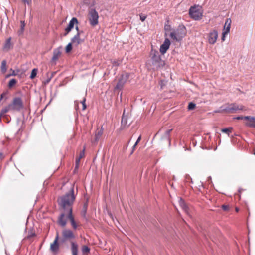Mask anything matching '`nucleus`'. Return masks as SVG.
<instances>
[{"label": "nucleus", "mask_w": 255, "mask_h": 255, "mask_svg": "<svg viewBox=\"0 0 255 255\" xmlns=\"http://www.w3.org/2000/svg\"><path fill=\"white\" fill-rule=\"evenodd\" d=\"M75 199V196L74 194V188L72 187L69 193L65 195L61 196L58 199V203L61 208L65 212L69 213L72 212V205Z\"/></svg>", "instance_id": "nucleus-1"}, {"label": "nucleus", "mask_w": 255, "mask_h": 255, "mask_svg": "<svg viewBox=\"0 0 255 255\" xmlns=\"http://www.w3.org/2000/svg\"><path fill=\"white\" fill-rule=\"evenodd\" d=\"M186 34V29L185 27L183 25H179L178 28L171 32L170 34V37L173 40L180 41Z\"/></svg>", "instance_id": "nucleus-2"}, {"label": "nucleus", "mask_w": 255, "mask_h": 255, "mask_svg": "<svg viewBox=\"0 0 255 255\" xmlns=\"http://www.w3.org/2000/svg\"><path fill=\"white\" fill-rule=\"evenodd\" d=\"M244 106L236 103L227 104L221 107V111L226 113H234L239 110H242Z\"/></svg>", "instance_id": "nucleus-3"}, {"label": "nucleus", "mask_w": 255, "mask_h": 255, "mask_svg": "<svg viewBox=\"0 0 255 255\" xmlns=\"http://www.w3.org/2000/svg\"><path fill=\"white\" fill-rule=\"evenodd\" d=\"M151 56L152 64L155 66L157 69L162 67L165 65L164 61L161 59L157 51H152Z\"/></svg>", "instance_id": "nucleus-4"}, {"label": "nucleus", "mask_w": 255, "mask_h": 255, "mask_svg": "<svg viewBox=\"0 0 255 255\" xmlns=\"http://www.w3.org/2000/svg\"><path fill=\"white\" fill-rule=\"evenodd\" d=\"M189 14L192 19L196 20L201 19L203 16V13L201 9L196 6L190 7Z\"/></svg>", "instance_id": "nucleus-5"}, {"label": "nucleus", "mask_w": 255, "mask_h": 255, "mask_svg": "<svg viewBox=\"0 0 255 255\" xmlns=\"http://www.w3.org/2000/svg\"><path fill=\"white\" fill-rule=\"evenodd\" d=\"M76 238L73 232L69 229H64L62 231L61 242L64 243L67 241H72Z\"/></svg>", "instance_id": "nucleus-6"}, {"label": "nucleus", "mask_w": 255, "mask_h": 255, "mask_svg": "<svg viewBox=\"0 0 255 255\" xmlns=\"http://www.w3.org/2000/svg\"><path fill=\"white\" fill-rule=\"evenodd\" d=\"M10 105L12 111H19L23 108V102L20 97L14 98Z\"/></svg>", "instance_id": "nucleus-7"}, {"label": "nucleus", "mask_w": 255, "mask_h": 255, "mask_svg": "<svg viewBox=\"0 0 255 255\" xmlns=\"http://www.w3.org/2000/svg\"><path fill=\"white\" fill-rule=\"evenodd\" d=\"M99 15L98 12L94 9H92L89 11V20L90 24L94 26L98 23Z\"/></svg>", "instance_id": "nucleus-8"}, {"label": "nucleus", "mask_w": 255, "mask_h": 255, "mask_svg": "<svg viewBox=\"0 0 255 255\" xmlns=\"http://www.w3.org/2000/svg\"><path fill=\"white\" fill-rule=\"evenodd\" d=\"M218 36V32L216 30L211 31L208 35V41L210 44H214L216 43Z\"/></svg>", "instance_id": "nucleus-9"}, {"label": "nucleus", "mask_w": 255, "mask_h": 255, "mask_svg": "<svg viewBox=\"0 0 255 255\" xmlns=\"http://www.w3.org/2000/svg\"><path fill=\"white\" fill-rule=\"evenodd\" d=\"M83 33L84 32L82 30L78 31V32L77 33V34L71 39L72 44L75 46H78L79 44L84 41L83 39L80 38V35Z\"/></svg>", "instance_id": "nucleus-10"}, {"label": "nucleus", "mask_w": 255, "mask_h": 255, "mask_svg": "<svg viewBox=\"0 0 255 255\" xmlns=\"http://www.w3.org/2000/svg\"><path fill=\"white\" fill-rule=\"evenodd\" d=\"M61 53L62 52L61 47H58L55 49L53 50V56L51 59V62L55 63L56 61H57L59 57L61 56Z\"/></svg>", "instance_id": "nucleus-11"}, {"label": "nucleus", "mask_w": 255, "mask_h": 255, "mask_svg": "<svg viewBox=\"0 0 255 255\" xmlns=\"http://www.w3.org/2000/svg\"><path fill=\"white\" fill-rule=\"evenodd\" d=\"M170 45V41L168 38H166L163 43L160 46V52L161 54H164L169 49Z\"/></svg>", "instance_id": "nucleus-12"}, {"label": "nucleus", "mask_w": 255, "mask_h": 255, "mask_svg": "<svg viewBox=\"0 0 255 255\" xmlns=\"http://www.w3.org/2000/svg\"><path fill=\"white\" fill-rule=\"evenodd\" d=\"M59 239V234L57 232L53 243L50 245V250L53 252H57L59 250V244L58 243Z\"/></svg>", "instance_id": "nucleus-13"}, {"label": "nucleus", "mask_w": 255, "mask_h": 255, "mask_svg": "<svg viewBox=\"0 0 255 255\" xmlns=\"http://www.w3.org/2000/svg\"><path fill=\"white\" fill-rule=\"evenodd\" d=\"M128 80L127 74H122L118 80V82L115 87L116 89H121Z\"/></svg>", "instance_id": "nucleus-14"}, {"label": "nucleus", "mask_w": 255, "mask_h": 255, "mask_svg": "<svg viewBox=\"0 0 255 255\" xmlns=\"http://www.w3.org/2000/svg\"><path fill=\"white\" fill-rule=\"evenodd\" d=\"M67 212L61 213L58 219V224L61 227H65L67 224V216L66 217L65 214Z\"/></svg>", "instance_id": "nucleus-15"}, {"label": "nucleus", "mask_w": 255, "mask_h": 255, "mask_svg": "<svg viewBox=\"0 0 255 255\" xmlns=\"http://www.w3.org/2000/svg\"><path fill=\"white\" fill-rule=\"evenodd\" d=\"M78 20L75 17H73L70 21L68 26L65 28L66 33L64 35H66L73 28L75 24H78Z\"/></svg>", "instance_id": "nucleus-16"}, {"label": "nucleus", "mask_w": 255, "mask_h": 255, "mask_svg": "<svg viewBox=\"0 0 255 255\" xmlns=\"http://www.w3.org/2000/svg\"><path fill=\"white\" fill-rule=\"evenodd\" d=\"M232 21L230 18H227L226 20L224 29L223 31L225 32V33H229L230 32V29L231 28V25Z\"/></svg>", "instance_id": "nucleus-17"}, {"label": "nucleus", "mask_w": 255, "mask_h": 255, "mask_svg": "<svg viewBox=\"0 0 255 255\" xmlns=\"http://www.w3.org/2000/svg\"><path fill=\"white\" fill-rule=\"evenodd\" d=\"M245 125L249 127L255 128V117L249 116L248 121L245 123Z\"/></svg>", "instance_id": "nucleus-18"}, {"label": "nucleus", "mask_w": 255, "mask_h": 255, "mask_svg": "<svg viewBox=\"0 0 255 255\" xmlns=\"http://www.w3.org/2000/svg\"><path fill=\"white\" fill-rule=\"evenodd\" d=\"M67 217L70 220L71 225L74 229H76L77 227V224L74 220V217L72 215V212L67 214Z\"/></svg>", "instance_id": "nucleus-19"}, {"label": "nucleus", "mask_w": 255, "mask_h": 255, "mask_svg": "<svg viewBox=\"0 0 255 255\" xmlns=\"http://www.w3.org/2000/svg\"><path fill=\"white\" fill-rule=\"evenodd\" d=\"M72 255H78V245L74 242H71Z\"/></svg>", "instance_id": "nucleus-20"}, {"label": "nucleus", "mask_w": 255, "mask_h": 255, "mask_svg": "<svg viewBox=\"0 0 255 255\" xmlns=\"http://www.w3.org/2000/svg\"><path fill=\"white\" fill-rule=\"evenodd\" d=\"M172 130V129L167 130L165 132L163 137V139H164L167 141V142L169 143V144H170V142H171L170 135V133Z\"/></svg>", "instance_id": "nucleus-21"}, {"label": "nucleus", "mask_w": 255, "mask_h": 255, "mask_svg": "<svg viewBox=\"0 0 255 255\" xmlns=\"http://www.w3.org/2000/svg\"><path fill=\"white\" fill-rule=\"evenodd\" d=\"M11 47L12 45L11 43V38L10 37L6 40L3 46V49L4 50L8 51L11 48Z\"/></svg>", "instance_id": "nucleus-22"}, {"label": "nucleus", "mask_w": 255, "mask_h": 255, "mask_svg": "<svg viewBox=\"0 0 255 255\" xmlns=\"http://www.w3.org/2000/svg\"><path fill=\"white\" fill-rule=\"evenodd\" d=\"M179 204H180V206L181 207V208L185 211V212L186 213H188V208L187 205L186 204L185 202H184V201L183 200H182V199H180V200L179 201Z\"/></svg>", "instance_id": "nucleus-23"}, {"label": "nucleus", "mask_w": 255, "mask_h": 255, "mask_svg": "<svg viewBox=\"0 0 255 255\" xmlns=\"http://www.w3.org/2000/svg\"><path fill=\"white\" fill-rule=\"evenodd\" d=\"M6 63L5 60H3L1 62V71L2 73H5L7 70Z\"/></svg>", "instance_id": "nucleus-24"}, {"label": "nucleus", "mask_w": 255, "mask_h": 255, "mask_svg": "<svg viewBox=\"0 0 255 255\" xmlns=\"http://www.w3.org/2000/svg\"><path fill=\"white\" fill-rule=\"evenodd\" d=\"M81 250L83 255H87L90 252V249L87 246L84 245L82 247Z\"/></svg>", "instance_id": "nucleus-25"}, {"label": "nucleus", "mask_w": 255, "mask_h": 255, "mask_svg": "<svg viewBox=\"0 0 255 255\" xmlns=\"http://www.w3.org/2000/svg\"><path fill=\"white\" fill-rule=\"evenodd\" d=\"M12 110L10 104H9L7 106L4 107L3 108L1 111L0 113L3 114V115L8 112L9 111Z\"/></svg>", "instance_id": "nucleus-26"}, {"label": "nucleus", "mask_w": 255, "mask_h": 255, "mask_svg": "<svg viewBox=\"0 0 255 255\" xmlns=\"http://www.w3.org/2000/svg\"><path fill=\"white\" fill-rule=\"evenodd\" d=\"M21 25H20V29L18 31V34L19 35H21L23 33L24 27L25 26V23L24 21H20Z\"/></svg>", "instance_id": "nucleus-27"}, {"label": "nucleus", "mask_w": 255, "mask_h": 255, "mask_svg": "<svg viewBox=\"0 0 255 255\" xmlns=\"http://www.w3.org/2000/svg\"><path fill=\"white\" fill-rule=\"evenodd\" d=\"M36 236L35 232L33 230H31L28 231V235L26 237V238L28 239H30L31 238L35 237Z\"/></svg>", "instance_id": "nucleus-28"}, {"label": "nucleus", "mask_w": 255, "mask_h": 255, "mask_svg": "<svg viewBox=\"0 0 255 255\" xmlns=\"http://www.w3.org/2000/svg\"><path fill=\"white\" fill-rule=\"evenodd\" d=\"M125 111L123 112V116L122 118L121 123L123 126H126L127 124V118L125 116Z\"/></svg>", "instance_id": "nucleus-29"}, {"label": "nucleus", "mask_w": 255, "mask_h": 255, "mask_svg": "<svg viewBox=\"0 0 255 255\" xmlns=\"http://www.w3.org/2000/svg\"><path fill=\"white\" fill-rule=\"evenodd\" d=\"M232 128H223L221 130L222 132L225 133L228 135L232 132Z\"/></svg>", "instance_id": "nucleus-30"}, {"label": "nucleus", "mask_w": 255, "mask_h": 255, "mask_svg": "<svg viewBox=\"0 0 255 255\" xmlns=\"http://www.w3.org/2000/svg\"><path fill=\"white\" fill-rule=\"evenodd\" d=\"M102 131L101 130H99L97 132H96L95 134V142H97L99 140L100 137L102 135Z\"/></svg>", "instance_id": "nucleus-31"}, {"label": "nucleus", "mask_w": 255, "mask_h": 255, "mask_svg": "<svg viewBox=\"0 0 255 255\" xmlns=\"http://www.w3.org/2000/svg\"><path fill=\"white\" fill-rule=\"evenodd\" d=\"M37 69L36 68L33 69L32 70V72H31V75L30 76V78L31 79L34 78L37 75Z\"/></svg>", "instance_id": "nucleus-32"}, {"label": "nucleus", "mask_w": 255, "mask_h": 255, "mask_svg": "<svg viewBox=\"0 0 255 255\" xmlns=\"http://www.w3.org/2000/svg\"><path fill=\"white\" fill-rule=\"evenodd\" d=\"M17 82V81L15 79H11L8 83V86L9 87H12Z\"/></svg>", "instance_id": "nucleus-33"}, {"label": "nucleus", "mask_w": 255, "mask_h": 255, "mask_svg": "<svg viewBox=\"0 0 255 255\" xmlns=\"http://www.w3.org/2000/svg\"><path fill=\"white\" fill-rule=\"evenodd\" d=\"M196 107V104L193 102H190L189 103L188 106V109L189 110H192L195 109Z\"/></svg>", "instance_id": "nucleus-34"}, {"label": "nucleus", "mask_w": 255, "mask_h": 255, "mask_svg": "<svg viewBox=\"0 0 255 255\" xmlns=\"http://www.w3.org/2000/svg\"><path fill=\"white\" fill-rule=\"evenodd\" d=\"M249 116H238V117H236L235 119H236L237 120H246L247 121H248V120L249 119Z\"/></svg>", "instance_id": "nucleus-35"}, {"label": "nucleus", "mask_w": 255, "mask_h": 255, "mask_svg": "<svg viewBox=\"0 0 255 255\" xmlns=\"http://www.w3.org/2000/svg\"><path fill=\"white\" fill-rule=\"evenodd\" d=\"M72 42H71V43H69L67 45V46H66V52L67 53L69 52L71 50V49H72Z\"/></svg>", "instance_id": "nucleus-36"}, {"label": "nucleus", "mask_w": 255, "mask_h": 255, "mask_svg": "<svg viewBox=\"0 0 255 255\" xmlns=\"http://www.w3.org/2000/svg\"><path fill=\"white\" fill-rule=\"evenodd\" d=\"M8 94V92L7 91L3 92L0 95V100H1L2 99L5 98V100L7 99V95Z\"/></svg>", "instance_id": "nucleus-37"}, {"label": "nucleus", "mask_w": 255, "mask_h": 255, "mask_svg": "<svg viewBox=\"0 0 255 255\" xmlns=\"http://www.w3.org/2000/svg\"><path fill=\"white\" fill-rule=\"evenodd\" d=\"M84 155H85V148L83 149L82 151H81L80 152L79 156L77 158L81 159L84 156Z\"/></svg>", "instance_id": "nucleus-38"}, {"label": "nucleus", "mask_w": 255, "mask_h": 255, "mask_svg": "<svg viewBox=\"0 0 255 255\" xmlns=\"http://www.w3.org/2000/svg\"><path fill=\"white\" fill-rule=\"evenodd\" d=\"M85 102H86V99L84 98L83 99V100L81 101V103L82 104V107H83V108H82L83 110H85L86 108V105Z\"/></svg>", "instance_id": "nucleus-39"}, {"label": "nucleus", "mask_w": 255, "mask_h": 255, "mask_svg": "<svg viewBox=\"0 0 255 255\" xmlns=\"http://www.w3.org/2000/svg\"><path fill=\"white\" fill-rule=\"evenodd\" d=\"M146 18H147V16L146 15L142 14H140V19L142 22L144 21Z\"/></svg>", "instance_id": "nucleus-40"}, {"label": "nucleus", "mask_w": 255, "mask_h": 255, "mask_svg": "<svg viewBox=\"0 0 255 255\" xmlns=\"http://www.w3.org/2000/svg\"><path fill=\"white\" fill-rule=\"evenodd\" d=\"M222 209L225 211H227L229 209V206L227 205H222Z\"/></svg>", "instance_id": "nucleus-41"}, {"label": "nucleus", "mask_w": 255, "mask_h": 255, "mask_svg": "<svg viewBox=\"0 0 255 255\" xmlns=\"http://www.w3.org/2000/svg\"><path fill=\"white\" fill-rule=\"evenodd\" d=\"M80 160L81 159H80L79 158H78L77 157L76 158V165H75L76 168H78L79 167Z\"/></svg>", "instance_id": "nucleus-42"}, {"label": "nucleus", "mask_w": 255, "mask_h": 255, "mask_svg": "<svg viewBox=\"0 0 255 255\" xmlns=\"http://www.w3.org/2000/svg\"><path fill=\"white\" fill-rule=\"evenodd\" d=\"M24 3L30 4L31 3V0H22Z\"/></svg>", "instance_id": "nucleus-43"}, {"label": "nucleus", "mask_w": 255, "mask_h": 255, "mask_svg": "<svg viewBox=\"0 0 255 255\" xmlns=\"http://www.w3.org/2000/svg\"><path fill=\"white\" fill-rule=\"evenodd\" d=\"M121 63V61L120 60H118L116 62H113V66H118Z\"/></svg>", "instance_id": "nucleus-44"}, {"label": "nucleus", "mask_w": 255, "mask_h": 255, "mask_svg": "<svg viewBox=\"0 0 255 255\" xmlns=\"http://www.w3.org/2000/svg\"><path fill=\"white\" fill-rule=\"evenodd\" d=\"M227 34H228V33H225V32L223 31V32H222V41H224L225 40V36Z\"/></svg>", "instance_id": "nucleus-45"}, {"label": "nucleus", "mask_w": 255, "mask_h": 255, "mask_svg": "<svg viewBox=\"0 0 255 255\" xmlns=\"http://www.w3.org/2000/svg\"><path fill=\"white\" fill-rule=\"evenodd\" d=\"M140 140H141V137L139 136L138 137V138L137 139L136 142L135 143V146H136L137 145L138 143L140 141Z\"/></svg>", "instance_id": "nucleus-46"}, {"label": "nucleus", "mask_w": 255, "mask_h": 255, "mask_svg": "<svg viewBox=\"0 0 255 255\" xmlns=\"http://www.w3.org/2000/svg\"><path fill=\"white\" fill-rule=\"evenodd\" d=\"M87 206H88L87 203H85L84 205V208L85 211L87 209Z\"/></svg>", "instance_id": "nucleus-47"}, {"label": "nucleus", "mask_w": 255, "mask_h": 255, "mask_svg": "<svg viewBox=\"0 0 255 255\" xmlns=\"http://www.w3.org/2000/svg\"><path fill=\"white\" fill-rule=\"evenodd\" d=\"M135 147H136V146H135V144H134V145H133V147H132V151H131V152L130 154H132L133 153V152H134V149H135Z\"/></svg>", "instance_id": "nucleus-48"}, {"label": "nucleus", "mask_w": 255, "mask_h": 255, "mask_svg": "<svg viewBox=\"0 0 255 255\" xmlns=\"http://www.w3.org/2000/svg\"><path fill=\"white\" fill-rule=\"evenodd\" d=\"M107 213L110 217H112V213L107 209Z\"/></svg>", "instance_id": "nucleus-49"}, {"label": "nucleus", "mask_w": 255, "mask_h": 255, "mask_svg": "<svg viewBox=\"0 0 255 255\" xmlns=\"http://www.w3.org/2000/svg\"><path fill=\"white\" fill-rule=\"evenodd\" d=\"M169 28H170V26H165V30H168Z\"/></svg>", "instance_id": "nucleus-50"}, {"label": "nucleus", "mask_w": 255, "mask_h": 255, "mask_svg": "<svg viewBox=\"0 0 255 255\" xmlns=\"http://www.w3.org/2000/svg\"><path fill=\"white\" fill-rule=\"evenodd\" d=\"M3 157V154L1 152H0V159H2Z\"/></svg>", "instance_id": "nucleus-51"}, {"label": "nucleus", "mask_w": 255, "mask_h": 255, "mask_svg": "<svg viewBox=\"0 0 255 255\" xmlns=\"http://www.w3.org/2000/svg\"><path fill=\"white\" fill-rule=\"evenodd\" d=\"M78 104V102L77 101H75V107L76 108H77V105Z\"/></svg>", "instance_id": "nucleus-52"}, {"label": "nucleus", "mask_w": 255, "mask_h": 255, "mask_svg": "<svg viewBox=\"0 0 255 255\" xmlns=\"http://www.w3.org/2000/svg\"><path fill=\"white\" fill-rule=\"evenodd\" d=\"M3 115L1 113H0V121H1V117L2 116H3Z\"/></svg>", "instance_id": "nucleus-53"}, {"label": "nucleus", "mask_w": 255, "mask_h": 255, "mask_svg": "<svg viewBox=\"0 0 255 255\" xmlns=\"http://www.w3.org/2000/svg\"><path fill=\"white\" fill-rule=\"evenodd\" d=\"M76 29L77 32H78V31H81L80 30H79L78 27L77 26L76 27Z\"/></svg>", "instance_id": "nucleus-54"}, {"label": "nucleus", "mask_w": 255, "mask_h": 255, "mask_svg": "<svg viewBox=\"0 0 255 255\" xmlns=\"http://www.w3.org/2000/svg\"><path fill=\"white\" fill-rule=\"evenodd\" d=\"M235 210L237 212H238L239 211V209L238 207H236Z\"/></svg>", "instance_id": "nucleus-55"}, {"label": "nucleus", "mask_w": 255, "mask_h": 255, "mask_svg": "<svg viewBox=\"0 0 255 255\" xmlns=\"http://www.w3.org/2000/svg\"><path fill=\"white\" fill-rule=\"evenodd\" d=\"M15 75L16 74L14 73V71H13L11 75L15 76Z\"/></svg>", "instance_id": "nucleus-56"}, {"label": "nucleus", "mask_w": 255, "mask_h": 255, "mask_svg": "<svg viewBox=\"0 0 255 255\" xmlns=\"http://www.w3.org/2000/svg\"><path fill=\"white\" fill-rule=\"evenodd\" d=\"M254 155H255V152H254Z\"/></svg>", "instance_id": "nucleus-57"}]
</instances>
